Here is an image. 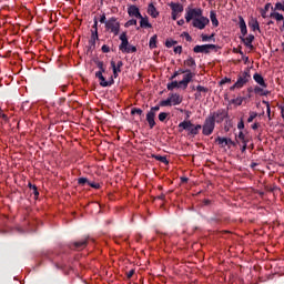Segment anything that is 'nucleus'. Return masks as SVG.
Masks as SVG:
<instances>
[{"instance_id": "55", "label": "nucleus", "mask_w": 284, "mask_h": 284, "mask_svg": "<svg viewBox=\"0 0 284 284\" xmlns=\"http://www.w3.org/2000/svg\"><path fill=\"white\" fill-rule=\"evenodd\" d=\"M221 85L225 84V83H232V79L230 78H224L223 80H221Z\"/></svg>"}, {"instance_id": "57", "label": "nucleus", "mask_w": 284, "mask_h": 284, "mask_svg": "<svg viewBox=\"0 0 284 284\" xmlns=\"http://www.w3.org/2000/svg\"><path fill=\"white\" fill-rule=\"evenodd\" d=\"M270 8H272V10H274V7H272V3H266L264 7V11L265 12L270 11Z\"/></svg>"}, {"instance_id": "35", "label": "nucleus", "mask_w": 284, "mask_h": 284, "mask_svg": "<svg viewBox=\"0 0 284 284\" xmlns=\"http://www.w3.org/2000/svg\"><path fill=\"white\" fill-rule=\"evenodd\" d=\"M131 114L134 115V114H139V116H143V110L139 109V108H133L131 110Z\"/></svg>"}, {"instance_id": "32", "label": "nucleus", "mask_w": 284, "mask_h": 284, "mask_svg": "<svg viewBox=\"0 0 284 284\" xmlns=\"http://www.w3.org/2000/svg\"><path fill=\"white\" fill-rule=\"evenodd\" d=\"M180 74H185V69H179L178 71H175L173 75L170 78L171 81H173V79H176V77H179Z\"/></svg>"}, {"instance_id": "30", "label": "nucleus", "mask_w": 284, "mask_h": 284, "mask_svg": "<svg viewBox=\"0 0 284 284\" xmlns=\"http://www.w3.org/2000/svg\"><path fill=\"white\" fill-rule=\"evenodd\" d=\"M160 105H161L162 108H168V106L172 105V100H171L170 98H168L166 100H162V101L160 102Z\"/></svg>"}, {"instance_id": "23", "label": "nucleus", "mask_w": 284, "mask_h": 284, "mask_svg": "<svg viewBox=\"0 0 284 284\" xmlns=\"http://www.w3.org/2000/svg\"><path fill=\"white\" fill-rule=\"evenodd\" d=\"M140 19V28H152V24L150 23V20H148V18H139Z\"/></svg>"}, {"instance_id": "45", "label": "nucleus", "mask_w": 284, "mask_h": 284, "mask_svg": "<svg viewBox=\"0 0 284 284\" xmlns=\"http://www.w3.org/2000/svg\"><path fill=\"white\" fill-rule=\"evenodd\" d=\"M130 26H136V19H131L125 23V28H130Z\"/></svg>"}, {"instance_id": "39", "label": "nucleus", "mask_w": 284, "mask_h": 284, "mask_svg": "<svg viewBox=\"0 0 284 284\" xmlns=\"http://www.w3.org/2000/svg\"><path fill=\"white\" fill-rule=\"evenodd\" d=\"M243 101H244V98H236V99H233L231 102L232 103H235L236 105H243Z\"/></svg>"}, {"instance_id": "29", "label": "nucleus", "mask_w": 284, "mask_h": 284, "mask_svg": "<svg viewBox=\"0 0 284 284\" xmlns=\"http://www.w3.org/2000/svg\"><path fill=\"white\" fill-rule=\"evenodd\" d=\"M272 19H275L276 21H283L284 17L283 14L278 13V12H273L270 16Z\"/></svg>"}, {"instance_id": "37", "label": "nucleus", "mask_w": 284, "mask_h": 284, "mask_svg": "<svg viewBox=\"0 0 284 284\" xmlns=\"http://www.w3.org/2000/svg\"><path fill=\"white\" fill-rule=\"evenodd\" d=\"M196 92H204V94H206V92H210V89L203 87V85H197L196 87Z\"/></svg>"}, {"instance_id": "19", "label": "nucleus", "mask_w": 284, "mask_h": 284, "mask_svg": "<svg viewBox=\"0 0 284 284\" xmlns=\"http://www.w3.org/2000/svg\"><path fill=\"white\" fill-rule=\"evenodd\" d=\"M156 119V115H154V113H151L150 111L146 113V122L149 123V128L150 130L154 129V125H156V121L154 120Z\"/></svg>"}, {"instance_id": "48", "label": "nucleus", "mask_w": 284, "mask_h": 284, "mask_svg": "<svg viewBox=\"0 0 284 284\" xmlns=\"http://www.w3.org/2000/svg\"><path fill=\"white\" fill-rule=\"evenodd\" d=\"M242 28H247V24L245 23V20L243 19V17H240V29Z\"/></svg>"}, {"instance_id": "41", "label": "nucleus", "mask_w": 284, "mask_h": 284, "mask_svg": "<svg viewBox=\"0 0 284 284\" xmlns=\"http://www.w3.org/2000/svg\"><path fill=\"white\" fill-rule=\"evenodd\" d=\"M168 116H169V113H166V112H161V113L159 114V121H161V122L163 123V121H165V119H168Z\"/></svg>"}, {"instance_id": "21", "label": "nucleus", "mask_w": 284, "mask_h": 284, "mask_svg": "<svg viewBox=\"0 0 284 284\" xmlns=\"http://www.w3.org/2000/svg\"><path fill=\"white\" fill-rule=\"evenodd\" d=\"M148 14H150V17H152L153 19H156V17H159V11L156 10V7H154V3L149 4Z\"/></svg>"}, {"instance_id": "59", "label": "nucleus", "mask_w": 284, "mask_h": 284, "mask_svg": "<svg viewBox=\"0 0 284 284\" xmlns=\"http://www.w3.org/2000/svg\"><path fill=\"white\" fill-rule=\"evenodd\" d=\"M242 32V37H245V34H247V27H244L242 29H240Z\"/></svg>"}, {"instance_id": "20", "label": "nucleus", "mask_w": 284, "mask_h": 284, "mask_svg": "<svg viewBox=\"0 0 284 284\" xmlns=\"http://www.w3.org/2000/svg\"><path fill=\"white\" fill-rule=\"evenodd\" d=\"M170 8H171L172 12H174L176 14H181V12H183V4H181L179 2H171Z\"/></svg>"}, {"instance_id": "15", "label": "nucleus", "mask_w": 284, "mask_h": 284, "mask_svg": "<svg viewBox=\"0 0 284 284\" xmlns=\"http://www.w3.org/2000/svg\"><path fill=\"white\" fill-rule=\"evenodd\" d=\"M128 14H129V17H135V19H142L141 11L139 10V7H136V6H130L128 8Z\"/></svg>"}, {"instance_id": "42", "label": "nucleus", "mask_w": 284, "mask_h": 284, "mask_svg": "<svg viewBox=\"0 0 284 284\" xmlns=\"http://www.w3.org/2000/svg\"><path fill=\"white\" fill-rule=\"evenodd\" d=\"M187 85L190 84L187 82H183V80L178 82V88H183V90H187Z\"/></svg>"}, {"instance_id": "51", "label": "nucleus", "mask_w": 284, "mask_h": 284, "mask_svg": "<svg viewBox=\"0 0 284 284\" xmlns=\"http://www.w3.org/2000/svg\"><path fill=\"white\" fill-rule=\"evenodd\" d=\"M174 52H175V54H181V52H183V47H181V45L175 47Z\"/></svg>"}, {"instance_id": "14", "label": "nucleus", "mask_w": 284, "mask_h": 284, "mask_svg": "<svg viewBox=\"0 0 284 284\" xmlns=\"http://www.w3.org/2000/svg\"><path fill=\"white\" fill-rule=\"evenodd\" d=\"M97 41H99V32L97 30H91V38L89 40L90 50L97 48Z\"/></svg>"}, {"instance_id": "40", "label": "nucleus", "mask_w": 284, "mask_h": 284, "mask_svg": "<svg viewBox=\"0 0 284 284\" xmlns=\"http://www.w3.org/2000/svg\"><path fill=\"white\" fill-rule=\"evenodd\" d=\"M201 38L202 41H212V39H214V33H212L211 36L202 34Z\"/></svg>"}, {"instance_id": "8", "label": "nucleus", "mask_w": 284, "mask_h": 284, "mask_svg": "<svg viewBox=\"0 0 284 284\" xmlns=\"http://www.w3.org/2000/svg\"><path fill=\"white\" fill-rule=\"evenodd\" d=\"M209 118H213L214 123H221L225 119H230V112L227 109H220L213 113H210Z\"/></svg>"}, {"instance_id": "44", "label": "nucleus", "mask_w": 284, "mask_h": 284, "mask_svg": "<svg viewBox=\"0 0 284 284\" xmlns=\"http://www.w3.org/2000/svg\"><path fill=\"white\" fill-rule=\"evenodd\" d=\"M176 41H174V40H166V42H165V45L168 47V48H172L173 45H176Z\"/></svg>"}, {"instance_id": "43", "label": "nucleus", "mask_w": 284, "mask_h": 284, "mask_svg": "<svg viewBox=\"0 0 284 284\" xmlns=\"http://www.w3.org/2000/svg\"><path fill=\"white\" fill-rule=\"evenodd\" d=\"M159 110H161V106L160 105H155V106H152L149 112H151L154 115H156V112H159Z\"/></svg>"}, {"instance_id": "6", "label": "nucleus", "mask_w": 284, "mask_h": 284, "mask_svg": "<svg viewBox=\"0 0 284 284\" xmlns=\"http://www.w3.org/2000/svg\"><path fill=\"white\" fill-rule=\"evenodd\" d=\"M214 128H216V122H214V118H210L209 115L202 125V134L204 136H210L214 132Z\"/></svg>"}, {"instance_id": "33", "label": "nucleus", "mask_w": 284, "mask_h": 284, "mask_svg": "<svg viewBox=\"0 0 284 284\" xmlns=\"http://www.w3.org/2000/svg\"><path fill=\"white\" fill-rule=\"evenodd\" d=\"M251 30H253V32H256V30H258V32H261V27L258 24V21H254L252 24H251Z\"/></svg>"}, {"instance_id": "56", "label": "nucleus", "mask_w": 284, "mask_h": 284, "mask_svg": "<svg viewBox=\"0 0 284 284\" xmlns=\"http://www.w3.org/2000/svg\"><path fill=\"white\" fill-rule=\"evenodd\" d=\"M106 18H105V13H103L102 16H101V18H100V23H104V26H105V23H108V20H105Z\"/></svg>"}, {"instance_id": "46", "label": "nucleus", "mask_w": 284, "mask_h": 284, "mask_svg": "<svg viewBox=\"0 0 284 284\" xmlns=\"http://www.w3.org/2000/svg\"><path fill=\"white\" fill-rule=\"evenodd\" d=\"M275 10H282V12H284V3H281V2L275 3Z\"/></svg>"}, {"instance_id": "5", "label": "nucleus", "mask_w": 284, "mask_h": 284, "mask_svg": "<svg viewBox=\"0 0 284 284\" xmlns=\"http://www.w3.org/2000/svg\"><path fill=\"white\" fill-rule=\"evenodd\" d=\"M251 79H252L251 70L250 68H246L242 73L237 75L235 88H237V90H241V88L250 83Z\"/></svg>"}, {"instance_id": "53", "label": "nucleus", "mask_w": 284, "mask_h": 284, "mask_svg": "<svg viewBox=\"0 0 284 284\" xmlns=\"http://www.w3.org/2000/svg\"><path fill=\"white\" fill-rule=\"evenodd\" d=\"M102 52H103L104 54H108V52H110V47L106 45V44L102 45Z\"/></svg>"}, {"instance_id": "13", "label": "nucleus", "mask_w": 284, "mask_h": 284, "mask_svg": "<svg viewBox=\"0 0 284 284\" xmlns=\"http://www.w3.org/2000/svg\"><path fill=\"white\" fill-rule=\"evenodd\" d=\"M120 41L121 44L119 45V50L123 52L130 45V41H128V32H122L120 34Z\"/></svg>"}, {"instance_id": "47", "label": "nucleus", "mask_w": 284, "mask_h": 284, "mask_svg": "<svg viewBox=\"0 0 284 284\" xmlns=\"http://www.w3.org/2000/svg\"><path fill=\"white\" fill-rule=\"evenodd\" d=\"M237 136H239L241 143H245V133H243V131H240Z\"/></svg>"}, {"instance_id": "7", "label": "nucleus", "mask_w": 284, "mask_h": 284, "mask_svg": "<svg viewBox=\"0 0 284 284\" xmlns=\"http://www.w3.org/2000/svg\"><path fill=\"white\" fill-rule=\"evenodd\" d=\"M90 241L94 243V240L90 239V236L72 242L70 244V250H77L78 252H81V250H85L88 247Z\"/></svg>"}, {"instance_id": "12", "label": "nucleus", "mask_w": 284, "mask_h": 284, "mask_svg": "<svg viewBox=\"0 0 284 284\" xmlns=\"http://www.w3.org/2000/svg\"><path fill=\"white\" fill-rule=\"evenodd\" d=\"M215 142L219 143V145H221V148H225L226 145L230 148L231 145L233 148H236V142L232 141V139H227V138H221L217 136L215 139Z\"/></svg>"}, {"instance_id": "11", "label": "nucleus", "mask_w": 284, "mask_h": 284, "mask_svg": "<svg viewBox=\"0 0 284 284\" xmlns=\"http://www.w3.org/2000/svg\"><path fill=\"white\" fill-rule=\"evenodd\" d=\"M210 23V19L201 16L200 18H195L193 20V28H197L199 30H205V26Z\"/></svg>"}, {"instance_id": "60", "label": "nucleus", "mask_w": 284, "mask_h": 284, "mask_svg": "<svg viewBox=\"0 0 284 284\" xmlns=\"http://www.w3.org/2000/svg\"><path fill=\"white\" fill-rule=\"evenodd\" d=\"M233 52H235V54H241V57L244 54L241 49H233Z\"/></svg>"}, {"instance_id": "63", "label": "nucleus", "mask_w": 284, "mask_h": 284, "mask_svg": "<svg viewBox=\"0 0 284 284\" xmlns=\"http://www.w3.org/2000/svg\"><path fill=\"white\" fill-rule=\"evenodd\" d=\"M61 89V92H65L68 90V84H63L59 87Z\"/></svg>"}, {"instance_id": "38", "label": "nucleus", "mask_w": 284, "mask_h": 284, "mask_svg": "<svg viewBox=\"0 0 284 284\" xmlns=\"http://www.w3.org/2000/svg\"><path fill=\"white\" fill-rule=\"evenodd\" d=\"M88 185L90 187H93V190H100L101 189V184H99L97 182H88Z\"/></svg>"}, {"instance_id": "61", "label": "nucleus", "mask_w": 284, "mask_h": 284, "mask_svg": "<svg viewBox=\"0 0 284 284\" xmlns=\"http://www.w3.org/2000/svg\"><path fill=\"white\" fill-rule=\"evenodd\" d=\"M184 37H185L186 41H192V37L190 36V33L185 32Z\"/></svg>"}, {"instance_id": "16", "label": "nucleus", "mask_w": 284, "mask_h": 284, "mask_svg": "<svg viewBox=\"0 0 284 284\" xmlns=\"http://www.w3.org/2000/svg\"><path fill=\"white\" fill-rule=\"evenodd\" d=\"M194 77H196V73L192 72V70H190V69H185L182 81L184 83L190 84V83H192V80L194 79Z\"/></svg>"}, {"instance_id": "34", "label": "nucleus", "mask_w": 284, "mask_h": 284, "mask_svg": "<svg viewBox=\"0 0 284 284\" xmlns=\"http://www.w3.org/2000/svg\"><path fill=\"white\" fill-rule=\"evenodd\" d=\"M256 116H258V113L251 111L250 116L247 119V123H252V121H254L256 119Z\"/></svg>"}, {"instance_id": "58", "label": "nucleus", "mask_w": 284, "mask_h": 284, "mask_svg": "<svg viewBox=\"0 0 284 284\" xmlns=\"http://www.w3.org/2000/svg\"><path fill=\"white\" fill-rule=\"evenodd\" d=\"M134 276V270H131L126 273L128 278H132Z\"/></svg>"}, {"instance_id": "25", "label": "nucleus", "mask_w": 284, "mask_h": 284, "mask_svg": "<svg viewBox=\"0 0 284 284\" xmlns=\"http://www.w3.org/2000/svg\"><path fill=\"white\" fill-rule=\"evenodd\" d=\"M159 37L156 34H154L153 37H151L150 41H149V48L151 50H154V48H156V41H158Z\"/></svg>"}, {"instance_id": "27", "label": "nucleus", "mask_w": 284, "mask_h": 284, "mask_svg": "<svg viewBox=\"0 0 284 284\" xmlns=\"http://www.w3.org/2000/svg\"><path fill=\"white\" fill-rule=\"evenodd\" d=\"M153 159H155V161H160L161 163H164L165 165H168L170 163V161H168L166 156L153 155Z\"/></svg>"}, {"instance_id": "26", "label": "nucleus", "mask_w": 284, "mask_h": 284, "mask_svg": "<svg viewBox=\"0 0 284 284\" xmlns=\"http://www.w3.org/2000/svg\"><path fill=\"white\" fill-rule=\"evenodd\" d=\"M111 68L113 70V75H111L112 79H118L119 78V73L121 71H116V62H114V60H111Z\"/></svg>"}, {"instance_id": "10", "label": "nucleus", "mask_w": 284, "mask_h": 284, "mask_svg": "<svg viewBox=\"0 0 284 284\" xmlns=\"http://www.w3.org/2000/svg\"><path fill=\"white\" fill-rule=\"evenodd\" d=\"M201 17H203V9H201V8L189 9L185 14V21H186V23H190V21H192V19L194 21L195 19H199Z\"/></svg>"}, {"instance_id": "1", "label": "nucleus", "mask_w": 284, "mask_h": 284, "mask_svg": "<svg viewBox=\"0 0 284 284\" xmlns=\"http://www.w3.org/2000/svg\"><path fill=\"white\" fill-rule=\"evenodd\" d=\"M94 63L99 68V71L95 72V78L99 79L101 88H111V85H114V78L110 77L106 81L105 77H103L106 70L105 63L101 60H94Z\"/></svg>"}, {"instance_id": "24", "label": "nucleus", "mask_w": 284, "mask_h": 284, "mask_svg": "<svg viewBox=\"0 0 284 284\" xmlns=\"http://www.w3.org/2000/svg\"><path fill=\"white\" fill-rule=\"evenodd\" d=\"M210 19H211L212 26H214V28H219V19H216V12L211 11Z\"/></svg>"}, {"instance_id": "36", "label": "nucleus", "mask_w": 284, "mask_h": 284, "mask_svg": "<svg viewBox=\"0 0 284 284\" xmlns=\"http://www.w3.org/2000/svg\"><path fill=\"white\" fill-rule=\"evenodd\" d=\"M88 183H90L88 178H80V179H78V185H88Z\"/></svg>"}, {"instance_id": "28", "label": "nucleus", "mask_w": 284, "mask_h": 284, "mask_svg": "<svg viewBox=\"0 0 284 284\" xmlns=\"http://www.w3.org/2000/svg\"><path fill=\"white\" fill-rule=\"evenodd\" d=\"M125 54H132L136 52V47L129 44L125 50L122 51Z\"/></svg>"}, {"instance_id": "18", "label": "nucleus", "mask_w": 284, "mask_h": 284, "mask_svg": "<svg viewBox=\"0 0 284 284\" xmlns=\"http://www.w3.org/2000/svg\"><path fill=\"white\" fill-rule=\"evenodd\" d=\"M169 99H171L172 105H181L183 103V98L179 93H172Z\"/></svg>"}, {"instance_id": "52", "label": "nucleus", "mask_w": 284, "mask_h": 284, "mask_svg": "<svg viewBox=\"0 0 284 284\" xmlns=\"http://www.w3.org/2000/svg\"><path fill=\"white\" fill-rule=\"evenodd\" d=\"M245 128V122H243V119L237 123V130H243Z\"/></svg>"}, {"instance_id": "54", "label": "nucleus", "mask_w": 284, "mask_h": 284, "mask_svg": "<svg viewBox=\"0 0 284 284\" xmlns=\"http://www.w3.org/2000/svg\"><path fill=\"white\" fill-rule=\"evenodd\" d=\"M32 191H33V196L36 199H39V189H37V186H33Z\"/></svg>"}, {"instance_id": "22", "label": "nucleus", "mask_w": 284, "mask_h": 284, "mask_svg": "<svg viewBox=\"0 0 284 284\" xmlns=\"http://www.w3.org/2000/svg\"><path fill=\"white\" fill-rule=\"evenodd\" d=\"M184 65L191 68L192 70H196V60H194L192 57H189L187 60H184Z\"/></svg>"}, {"instance_id": "62", "label": "nucleus", "mask_w": 284, "mask_h": 284, "mask_svg": "<svg viewBox=\"0 0 284 284\" xmlns=\"http://www.w3.org/2000/svg\"><path fill=\"white\" fill-rule=\"evenodd\" d=\"M172 19L173 21H176V19H179V13H174V11H172Z\"/></svg>"}, {"instance_id": "2", "label": "nucleus", "mask_w": 284, "mask_h": 284, "mask_svg": "<svg viewBox=\"0 0 284 284\" xmlns=\"http://www.w3.org/2000/svg\"><path fill=\"white\" fill-rule=\"evenodd\" d=\"M178 128L179 132H183V130H185L189 136H196L203 126L201 124H194L190 120H184L179 123Z\"/></svg>"}, {"instance_id": "9", "label": "nucleus", "mask_w": 284, "mask_h": 284, "mask_svg": "<svg viewBox=\"0 0 284 284\" xmlns=\"http://www.w3.org/2000/svg\"><path fill=\"white\" fill-rule=\"evenodd\" d=\"M219 48L216 44H197L193 48L195 54H210L211 50H216Z\"/></svg>"}, {"instance_id": "64", "label": "nucleus", "mask_w": 284, "mask_h": 284, "mask_svg": "<svg viewBox=\"0 0 284 284\" xmlns=\"http://www.w3.org/2000/svg\"><path fill=\"white\" fill-rule=\"evenodd\" d=\"M260 126H261V124H258L257 122H255V123L252 125V130H258Z\"/></svg>"}, {"instance_id": "17", "label": "nucleus", "mask_w": 284, "mask_h": 284, "mask_svg": "<svg viewBox=\"0 0 284 284\" xmlns=\"http://www.w3.org/2000/svg\"><path fill=\"white\" fill-rule=\"evenodd\" d=\"M240 39H241V41H243V43H244V45H246V48L254 50V45L252 44V42L254 41V34H248L246 38L240 37Z\"/></svg>"}, {"instance_id": "3", "label": "nucleus", "mask_w": 284, "mask_h": 284, "mask_svg": "<svg viewBox=\"0 0 284 284\" xmlns=\"http://www.w3.org/2000/svg\"><path fill=\"white\" fill-rule=\"evenodd\" d=\"M253 79H254L255 83H257V85H260V87L254 88V93L261 94V97H267V94H270V91L263 89V88H267V84H266L263 75L261 73H254Z\"/></svg>"}, {"instance_id": "49", "label": "nucleus", "mask_w": 284, "mask_h": 284, "mask_svg": "<svg viewBox=\"0 0 284 284\" xmlns=\"http://www.w3.org/2000/svg\"><path fill=\"white\" fill-rule=\"evenodd\" d=\"M93 30H95L97 32H99V20H97V18H94V22H93Z\"/></svg>"}, {"instance_id": "50", "label": "nucleus", "mask_w": 284, "mask_h": 284, "mask_svg": "<svg viewBox=\"0 0 284 284\" xmlns=\"http://www.w3.org/2000/svg\"><path fill=\"white\" fill-rule=\"evenodd\" d=\"M123 65V61H118V63L115 64V70L118 71V72H121V67Z\"/></svg>"}, {"instance_id": "31", "label": "nucleus", "mask_w": 284, "mask_h": 284, "mask_svg": "<svg viewBox=\"0 0 284 284\" xmlns=\"http://www.w3.org/2000/svg\"><path fill=\"white\" fill-rule=\"evenodd\" d=\"M166 88L169 91L174 90V88H179V81H172L171 83H168Z\"/></svg>"}, {"instance_id": "4", "label": "nucleus", "mask_w": 284, "mask_h": 284, "mask_svg": "<svg viewBox=\"0 0 284 284\" xmlns=\"http://www.w3.org/2000/svg\"><path fill=\"white\" fill-rule=\"evenodd\" d=\"M104 28L108 30V32L114 34V37H118L119 32H121V22H119L115 17H111L109 20H106Z\"/></svg>"}]
</instances>
